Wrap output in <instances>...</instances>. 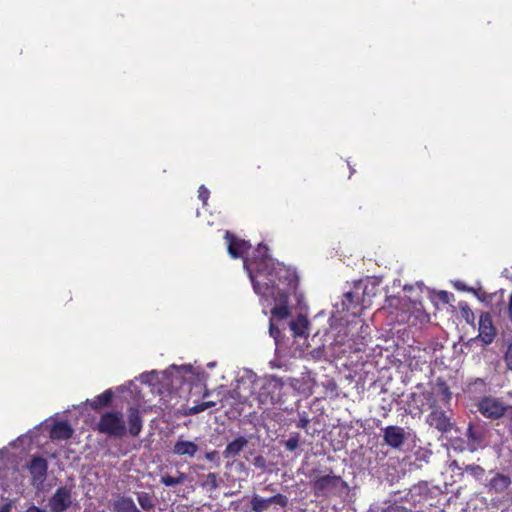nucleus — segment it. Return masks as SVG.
Instances as JSON below:
<instances>
[{
    "label": "nucleus",
    "instance_id": "nucleus-20",
    "mask_svg": "<svg viewBox=\"0 0 512 512\" xmlns=\"http://www.w3.org/2000/svg\"><path fill=\"white\" fill-rule=\"evenodd\" d=\"M289 326L294 337L303 336L308 328V321L304 316L300 315L296 320L291 321Z\"/></svg>",
    "mask_w": 512,
    "mask_h": 512
},
{
    "label": "nucleus",
    "instance_id": "nucleus-9",
    "mask_svg": "<svg viewBox=\"0 0 512 512\" xmlns=\"http://www.w3.org/2000/svg\"><path fill=\"white\" fill-rule=\"evenodd\" d=\"M224 238L227 242L228 254L234 259L243 258L244 254L251 248L248 241L238 238L230 231H226Z\"/></svg>",
    "mask_w": 512,
    "mask_h": 512
},
{
    "label": "nucleus",
    "instance_id": "nucleus-28",
    "mask_svg": "<svg viewBox=\"0 0 512 512\" xmlns=\"http://www.w3.org/2000/svg\"><path fill=\"white\" fill-rule=\"evenodd\" d=\"M210 196V191L204 185H201L198 189V198L203 202L204 205L207 204V201Z\"/></svg>",
    "mask_w": 512,
    "mask_h": 512
},
{
    "label": "nucleus",
    "instance_id": "nucleus-11",
    "mask_svg": "<svg viewBox=\"0 0 512 512\" xmlns=\"http://www.w3.org/2000/svg\"><path fill=\"white\" fill-rule=\"evenodd\" d=\"M200 451V446L196 441L185 439L179 436L172 447V453L178 457L194 458Z\"/></svg>",
    "mask_w": 512,
    "mask_h": 512
},
{
    "label": "nucleus",
    "instance_id": "nucleus-40",
    "mask_svg": "<svg viewBox=\"0 0 512 512\" xmlns=\"http://www.w3.org/2000/svg\"><path fill=\"white\" fill-rule=\"evenodd\" d=\"M0 512H10V505L5 504L2 507H0Z\"/></svg>",
    "mask_w": 512,
    "mask_h": 512
},
{
    "label": "nucleus",
    "instance_id": "nucleus-18",
    "mask_svg": "<svg viewBox=\"0 0 512 512\" xmlns=\"http://www.w3.org/2000/svg\"><path fill=\"white\" fill-rule=\"evenodd\" d=\"M113 399V393L110 389L105 390L103 393L97 395L94 399H92L89 403L90 407L93 410H99L103 407H107Z\"/></svg>",
    "mask_w": 512,
    "mask_h": 512
},
{
    "label": "nucleus",
    "instance_id": "nucleus-29",
    "mask_svg": "<svg viewBox=\"0 0 512 512\" xmlns=\"http://www.w3.org/2000/svg\"><path fill=\"white\" fill-rule=\"evenodd\" d=\"M382 512H412L410 509H407L404 506L398 505L396 503L387 506Z\"/></svg>",
    "mask_w": 512,
    "mask_h": 512
},
{
    "label": "nucleus",
    "instance_id": "nucleus-38",
    "mask_svg": "<svg viewBox=\"0 0 512 512\" xmlns=\"http://www.w3.org/2000/svg\"><path fill=\"white\" fill-rule=\"evenodd\" d=\"M455 287L458 289V290H461V291H470L471 289H468L464 284L458 282L455 284Z\"/></svg>",
    "mask_w": 512,
    "mask_h": 512
},
{
    "label": "nucleus",
    "instance_id": "nucleus-36",
    "mask_svg": "<svg viewBox=\"0 0 512 512\" xmlns=\"http://www.w3.org/2000/svg\"><path fill=\"white\" fill-rule=\"evenodd\" d=\"M26 512H46V511L42 508L35 506V505H31L30 507L27 508Z\"/></svg>",
    "mask_w": 512,
    "mask_h": 512
},
{
    "label": "nucleus",
    "instance_id": "nucleus-6",
    "mask_svg": "<svg viewBox=\"0 0 512 512\" xmlns=\"http://www.w3.org/2000/svg\"><path fill=\"white\" fill-rule=\"evenodd\" d=\"M426 422L441 433H448L453 428L451 417L436 405L431 406V412L428 414Z\"/></svg>",
    "mask_w": 512,
    "mask_h": 512
},
{
    "label": "nucleus",
    "instance_id": "nucleus-25",
    "mask_svg": "<svg viewBox=\"0 0 512 512\" xmlns=\"http://www.w3.org/2000/svg\"><path fill=\"white\" fill-rule=\"evenodd\" d=\"M300 434L297 432L291 433L289 439L284 442V446L288 451H295L299 446Z\"/></svg>",
    "mask_w": 512,
    "mask_h": 512
},
{
    "label": "nucleus",
    "instance_id": "nucleus-27",
    "mask_svg": "<svg viewBox=\"0 0 512 512\" xmlns=\"http://www.w3.org/2000/svg\"><path fill=\"white\" fill-rule=\"evenodd\" d=\"M461 314L463 318L467 321V323H473L474 322V313L470 309L467 303L460 304Z\"/></svg>",
    "mask_w": 512,
    "mask_h": 512
},
{
    "label": "nucleus",
    "instance_id": "nucleus-30",
    "mask_svg": "<svg viewBox=\"0 0 512 512\" xmlns=\"http://www.w3.org/2000/svg\"><path fill=\"white\" fill-rule=\"evenodd\" d=\"M269 333L270 336L274 338L275 342L278 343L281 331L276 325L273 324L272 320H270L269 324Z\"/></svg>",
    "mask_w": 512,
    "mask_h": 512
},
{
    "label": "nucleus",
    "instance_id": "nucleus-26",
    "mask_svg": "<svg viewBox=\"0 0 512 512\" xmlns=\"http://www.w3.org/2000/svg\"><path fill=\"white\" fill-rule=\"evenodd\" d=\"M212 406H214V402H202L200 404L194 405L193 407H190L188 414L195 415V414L205 411L206 409H208Z\"/></svg>",
    "mask_w": 512,
    "mask_h": 512
},
{
    "label": "nucleus",
    "instance_id": "nucleus-21",
    "mask_svg": "<svg viewBox=\"0 0 512 512\" xmlns=\"http://www.w3.org/2000/svg\"><path fill=\"white\" fill-rule=\"evenodd\" d=\"M137 501L140 507L145 511H150L155 507V501L153 499V496L148 492H138Z\"/></svg>",
    "mask_w": 512,
    "mask_h": 512
},
{
    "label": "nucleus",
    "instance_id": "nucleus-1",
    "mask_svg": "<svg viewBox=\"0 0 512 512\" xmlns=\"http://www.w3.org/2000/svg\"><path fill=\"white\" fill-rule=\"evenodd\" d=\"M268 250L266 245L260 243L255 249L254 255L249 259H244V267L249 273L255 293L262 298L279 302V305L271 309L272 316L284 320L290 316L288 295L287 292L279 288V285L295 289L298 278L290 268L276 262L268 254Z\"/></svg>",
    "mask_w": 512,
    "mask_h": 512
},
{
    "label": "nucleus",
    "instance_id": "nucleus-4",
    "mask_svg": "<svg viewBox=\"0 0 512 512\" xmlns=\"http://www.w3.org/2000/svg\"><path fill=\"white\" fill-rule=\"evenodd\" d=\"M73 504L72 487H58L48 501L50 512H65Z\"/></svg>",
    "mask_w": 512,
    "mask_h": 512
},
{
    "label": "nucleus",
    "instance_id": "nucleus-34",
    "mask_svg": "<svg viewBox=\"0 0 512 512\" xmlns=\"http://www.w3.org/2000/svg\"><path fill=\"white\" fill-rule=\"evenodd\" d=\"M254 465L259 468H265L266 460L263 456L259 455L254 458Z\"/></svg>",
    "mask_w": 512,
    "mask_h": 512
},
{
    "label": "nucleus",
    "instance_id": "nucleus-12",
    "mask_svg": "<svg viewBox=\"0 0 512 512\" xmlns=\"http://www.w3.org/2000/svg\"><path fill=\"white\" fill-rule=\"evenodd\" d=\"M467 445L471 452L483 446L486 438V429L480 424L469 423L466 431Z\"/></svg>",
    "mask_w": 512,
    "mask_h": 512
},
{
    "label": "nucleus",
    "instance_id": "nucleus-24",
    "mask_svg": "<svg viewBox=\"0 0 512 512\" xmlns=\"http://www.w3.org/2000/svg\"><path fill=\"white\" fill-rule=\"evenodd\" d=\"M465 472L474 477L477 480H480L485 475V469L478 464H470L465 467Z\"/></svg>",
    "mask_w": 512,
    "mask_h": 512
},
{
    "label": "nucleus",
    "instance_id": "nucleus-39",
    "mask_svg": "<svg viewBox=\"0 0 512 512\" xmlns=\"http://www.w3.org/2000/svg\"><path fill=\"white\" fill-rule=\"evenodd\" d=\"M345 298L347 299L348 302L352 303L353 302V293L352 292H347L345 293Z\"/></svg>",
    "mask_w": 512,
    "mask_h": 512
},
{
    "label": "nucleus",
    "instance_id": "nucleus-13",
    "mask_svg": "<svg viewBox=\"0 0 512 512\" xmlns=\"http://www.w3.org/2000/svg\"><path fill=\"white\" fill-rule=\"evenodd\" d=\"M28 469L34 481H43L47 475L48 462L43 457L34 456L28 464Z\"/></svg>",
    "mask_w": 512,
    "mask_h": 512
},
{
    "label": "nucleus",
    "instance_id": "nucleus-41",
    "mask_svg": "<svg viewBox=\"0 0 512 512\" xmlns=\"http://www.w3.org/2000/svg\"><path fill=\"white\" fill-rule=\"evenodd\" d=\"M96 512H106V511H105V510H98V511H96Z\"/></svg>",
    "mask_w": 512,
    "mask_h": 512
},
{
    "label": "nucleus",
    "instance_id": "nucleus-42",
    "mask_svg": "<svg viewBox=\"0 0 512 512\" xmlns=\"http://www.w3.org/2000/svg\"><path fill=\"white\" fill-rule=\"evenodd\" d=\"M439 512H444V510H440Z\"/></svg>",
    "mask_w": 512,
    "mask_h": 512
},
{
    "label": "nucleus",
    "instance_id": "nucleus-22",
    "mask_svg": "<svg viewBox=\"0 0 512 512\" xmlns=\"http://www.w3.org/2000/svg\"><path fill=\"white\" fill-rule=\"evenodd\" d=\"M203 488H207L209 491H215L219 487L218 474L210 472L206 475L205 481L201 484Z\"/></svg>",
    "mask_w": 512,
    "mask_h": 512
},
{
    "label": "nucleus",
    "instance_id": "nucleus-15",
    "mask_svg": "<svg viewBox=\"0 0 512 512\" xmlns=\"http://www.w3.org/2000/svg\"><path fill=\"white\" fill-rule=\"evenodd\" d=\"M512 484L511 477L502 473H495V475L489 480L487 486L489 490L495 493L505 492Z\"/></svg>",
    "mask_w": 512,
    "mask_h": 512
},
{
    "label": "nucleus",
    "instance_id": "nucleus-31",
    "mask_svg": "<svg viewBox=\"0 0 512 512\" xmlns=\"http://www.w3.org/2000/svg\"><path fill=\"white\" fill-rule=\"evenodd\" d=\"M309 423L310 419L308 418L307 413L304 412L303 415H300V418L296 423V426L300 429H306Z\"/></svg>",
    "mask_w": 512,
    "mask_h": 512
},
{
    "label": "nucleus",
    "instance_id": "nucleus-23",
    "mask_svg": "<svg viewBox=\"0 0 512 512\" xmlns=\"http://www.w3.org/2000/svg\"><path fill=\"white\" fill-rule=\"evenodd\" d=\"M436 386L438 388L439 393L442 395V400L445 403H449V401L451 400V392L446 381L441 378H438L436 381Z\"/></svg>",
    "mask_w": 512,
    "mask_h": 512
},
{
    "label": "nucleus",
    "instance_id": "nucleus-10",
    "mask_svg": "<svg viewBox=\"0 0 512 512\" xmlns=\"http://www.w3.org/2000/svg\"><path fill=\"white\" fill-rule=\"evenodd\" d=\"M382 431L384 443L393 449H400L407 439L404 428L397 425L387 426Z\"/></svg>",
    "mask_w": 512,
    "mask_h": 512
},
{
    "label": "nucleus",
    "instance_id": "nucleus-19",
    "mask_svg": "<svg viewBox=\"0 0 512 512\" xmlns=\"http://www.w3.org/2000/svg\"><path fill=\"white\" fill-rule=\"evenodd\" d=\"M114 512H140L134 501L129 497H122L115 501L113 505Z\"/></svg>",
    "mask_w": 512,
    "mask_h": 512
},
{
    "label": "nucleus",
    "instance_id": "nucleus-14",
    "mask_svg": "<svg viewBox=\"0 0 512 512\" xmlns=\"http://www.w3.org/2000/svg\"><path fill=\"white\" fill-rule=\"evenodd\" d=\"M189 480V475L180 470H176L174 475L164 472V468H160V483L165 487L173 488L178 485L184 484Z\"/></svg>",
    "mask_w": 512,
    "mask_h": 512
},
{
    "label": "nucleus",
    "instance_id": "nucleus-5",
    "mask_svg": "<svg viewBox=\"0 0 512 512\" xmlns=\"http://www.w3.org/2000/svg\"><path fill=\"white\" fill-rule=\"evenodd\" d=\"M478 411L485 417L491 420H497L505 415L508 406H505L502 401L497 398L483 397L478 403Z\"/></svg>",
    "mask_w": 512,
    "mask_h": 512
},
{
    "label": "nucleus",
    "instance_id": "nucleus-17",
    "mask_svg": "<svg viewBox=\"0 0 512 512\" xmlns=\"http://www.w3.org/2000/svg\"><path fill=\"white\" fill-rule=\"evenodd\" d=\"M248 445V440L244 436H239L227 444L223 451L226 459L234 458Z\"/></svg>",
    "mask_w": 512,
    "mask_h": 512
},
{
    "label": "nucleus",
    "instance_id": "nucleus-35",
    "mask_svg": "<svg viewBox=\"0 0 512 512\" xmlns=\"http://www.w3.org/2000/svg\"><path fill=\"white\" fill-rule=\"evenodd\" d=\"M439 299L441 301H443L444 303H448L449 302V293L446 291H441L439 293Z\"/></svg>",
    "mask_w": 512,
    "mask_h": 512
},
{
    "label": "nucleus",
    "instance_id": "nucleus-37",
    "mask_svg": "<svg viewBox=\"0 0 512 512\" xmlns=\"http://www.w3.org/2000/svg\"><path fill=\"white\" fill-rule=\"evenodd\" d=\"M508 315H509V319L512 322V294L510 295V299H509Z\"/></svg>",
    "mask_w": 512,
    "mask_h": 512
},
{
    "label": "nucleus",
    "instance_id": "nucleus-33",
    "mask_svg": "<svg viewBox=\"0 0 512 512\" xmlns=\"http://www.w3.org/2000/svg\"><path fill=\"white\" fill-rule=\"evenodd\" d=\"M505 359H506L508 368L512 371V343L508 347Z\"/></svg>",
    "mask_w": 512,
    "mask_h": 512
},
{
    "label": "nucleus",
    "instance_id": "nucleus-7",
    "mask_svg": "<svg viewBox=\"0 0 512 512\" xmlns=\"http://www.w3.org/2000/svg\"><path fill=\"white\" fill-rule=\"evenodd\" d=\"M272 505H278L281 508H285L288 505V498L286 495L278 493L269 498H262L255 494L251 501L250 506L253 512H264L269 509Z\"/></svg>",
    "mask_w": 512,
    "mask_h": 512
},
{
    "label": "nucleus",
    "instance_id": "nucleus-32",
    "mask_svg": "<svg viewBox=\"0 0 512 512\" xmlns=\"http://www.w3.org/2000/svg\"><path fill=\"white\" fill-rule=\"evenodd\" d=\"M204 457L206 460L210 462H216L217 464H219L218 452L216 450L206 452Z\"/></svg>",
    "mask_w": 512,
    "mask_h": 512
},
{
    "label": "nucleus",
    "instance_id": "nucleus-3",
    "mask_svg": "<svg viewBox=\"0 0 512 512\" xmlns=\"http://www.w3.org/2000/svg\"><path fill=\"white\" fill-rule=\"evenodd\" d=\"M317 471L313 470L310 482L313 494L317 497H329L339 495L348 488L347 483L338 475H316Z\"/></svg>",
    "mask_w": 512,
    "mask_h": 512
},
{
    "label": "nucleus",
    "instance_id": "nucleus-2",
    "mask_svg": "<svg viewBox=\"0 0 512 512\" xmlns=\"http://www.w3.org/2000/svg\"><path fill=\"white\" fill-rule=\"evenodd\" d=\"M128 426H126L124 415L120 411H107L100 416L96 430L109 438H122L127 433L137 437L142 431L143 419L136 407H129L127 410Z\"/></svg>",
    "mask_w": 512,
    "mask_h": 512
},
{
    "label": "nucleus",
    "instance_id": "nucleus-16",
    "mask_svg": "<svg viewBox=\"0 0 512 512\" xmlns=\"http://www.w3.org/2000/svg\"><path fill=\"white\" fill-rule=\"evenodd\" d=\"M73 429L66 421H58L53 424L50 430V437L54 440H67L72 437Z\"/></svg>",
    "mask_w": 512,
    "mask_h": 512
},
{
    "label": "nucleus",
    "instance_id": "nucleus-8",
    "mask_svg": "<svg viewBox=\"0 0 512 512\" xmlns=\"http://www.w3.org/2000/svg\"><path fill=\"white\" fill-rule=\"evenodd\" d=\"M478 338L483 344H491L496 335L497 330L493 324L492 315L489 312H482L479 316Z\"/></svg>",
    "mask_w": 512,
    "mask_h": 512
}]
</instances>
